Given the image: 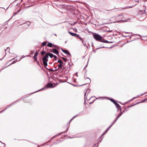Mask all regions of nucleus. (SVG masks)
<instances>
[{"label": "nucleus", "mask_w": 147, "mask_h": 147, "mask_svg": "<svg viewBox=\"0 0 147 147\" xmlns=\"http://www.w3.org/2000/svg\"><path fill=\"white\" fill-rule=\"evenodd\" d=\"M62 58L63 59V61L65 62H67V59H66L64 57H62Z\"/></svg>", "instance_id": "obj_20"}, {"label": "nucleus", "mask_w": 147, "mask_h": 147, "mask_svg": "<svg viewBox=\"0 0 147 147\" xmlns=\"http://www.w3.org/2000/svg\"><path fill=\"white\" fill-rule=\"evenodd\" d=\"M2 143V144H4V146H5V144H4V143Z\"/></svg>", "instance_id": "obj_52"}, {"label": "nucleus", "mask_w": 147, "mask_h": 147, "mask_svg": "<svg viewBox=\"0 0 147 147\" xmlns=\"http://www.w3.org/2000/svg\"><path fill=\"white\" fill-rule=\"evenodd\" d=\"M136 97H134V98H133L131 99V100H133V99H135V98H136Z\"/></svg>", "instance_id": "obj_44"}, {"label": "nucleus", "mask_w": 147, "mask_h": 147, "mask_svg": "<svg viewBox=\"0 0 147 147\" xmlns=\"http://www.w3.org/2000/svg\"><path fill=\"white\" fill-rule=\"evenodd\" d=\"M106 133V132H104L103 133V134H102V135H104V134H105Z\"/></svg>", "instance_id": "obj_42"}, {"label": "nucleus", "mask_w": 147, "mask_h": 147, "mask_svg": "<svg viewBox=\"0 0 147 147\" xmlns=\"http://www.w3.org/2000/svg\"><path fill=\"white\" fill-rule=\"evenodd\" d=\"M123 36L125 37H127V36Z\"/></svg>", "instance_id": "obj_48"}, {"label": "nucleus", "mask_w": 147, "mask_h": 147, "mask_svg": "<svg viewBox=\"0 0 147 147\" xmlns=\"http://www.w3.org/2000/svg\"><path fill=\"white\" fill-rule=\"evenodd\" d=\"M33 53H34V52H32L31 53V54H33Z\"/></svg>", "instance_id": "obj_47"}, {"label": "nucleus", "mask_w": 147, "mask_h": 147, "mask_svg": "<svg viewBox=\"0 0 147 147\" xmlns=\"http://www.w3.org/2000/svg\"><path fill=\"white\" fill-rule=\"evenodd\" d=\"M55 137V136H54L53 137H52V138H51L50 139V140H52V139H53Z\"/></svg>", "instance_id": "obj_35"}, {"label": "nucleus", "mask_w": 147, "mask_h": 147, "mask_svg": "<svg viewBox=\"0 0 147 147\" xmlns=\"http://www.w3.org/2000/svg\"><path fill=\"white\" fill-rule=\"evenodd\" d=\"M4 57H3L2 58V59H0V60H2V59L3 58H4Z\"/></svg>", "instance_id": "obj_50"}, {"label": "nucleus", "mask_w": 147, "mask_h": 147, "mask_svg": "<svg viewBox=\"0 0 147 147\" xmlns=\"http://www.w3.org/2000/svg\"><path fill=\"white\" fill-rule=\"evenodd\" d=\"M69 129V127H67V129L65 131H63V132H61V133H59V134H57V135H55V137L57 136H58L60 134H63V133H65V131H67L68 130V129Z\"/></svg>", "instance_id": "obj_13"}, {"label": "nucleus", "mask_w": 147, "mask_h": 147, "mask_svg": "<svg viewBox=\"0 0 147 147\" xmlns=\"http://www.w3.org/2000/svg\"><path fill=\"white\" fill-rule=\"evenodd\" d=\"M76 22H74V23H73V24L69 23V24L71 25H74L76 24Z\"/></svg>", "instance_id": "obj_22"}, {"label": "nucleus", "mask_w": 147, "mask_h": 147, "mask_svg": "<svg viewBox=\"0 0 147 147\" xmlns=\"http://www.w3.org/2000/svg\"><path fill=\"white\" fill-rule=\"evenodd\" d=\"M94 38L96 40L100 41L102 38V37L100 35L95 34L93 35Z\"/></svg>", "instance_id": "obj_2"}, {"label": "nucleus", "mask_w": 147, "mask_h": 147, "mask_svg": "<svg viewBox=\"0 0 147 147\" xmlns=\"http://www.w3.org/2000/svg\"><path fill=\"white\" fill-rule=\"evenodd\" d=\"M123 112L121 113L117 116L115 120L111 123L112 125H113L117 121L118 119L122 115Z\"/></svg>", "instance_id": "obj_7"}, {"label": "nucleus", "mask_w": 147, "mask_h": 147, "mask_svg": "<svg viewBox=\"0 0 147 147\" xmlns=\"http://www.w3.org/2000/svg\"><path fill=\"white\" fill-rule=\"evenodd\" d=\"M54 144H56V143H55V142H54Z\"/></svg>", "instance_id": "obj_56"}, {"label": "nucleus", "mask_w": 147, "mask_h": 147, "mask_svg": "<svg viewBox=\"0 0 147 147\" xmlns=\"http://www.w3.org/2000/svg\"><path fill=\"white\" fill-rule=\"evenodd\" d=\"M113 125L111 124L110 125L107 129L105 131V132H107L110 129V128Z\"/></svg>", "instance_id": "obj_15"}, {"label": "nucleus", "mask_w": 147, "mask_h": 147, "mask_svg": "<svg viewBox=\"0 0 147 147\" xmlns=\"http://www.w3.org/2000/svg\"><path fill=\"white\" fill-rule=\"evenodd\" d=\"M29 56H29V55H26V56H25L23 57H21V58L20 59L18 60V61H20V60L21 59H22L23 58L25 57H29Z\"/></svg>", "instance_id": "obj_23"}, {"label": "nucleus", "mask_w": 147, "mask_h": 147, "mask_svg": "<svg viewBox=\"0 0 147 147\" xmlns=\"http://www.w3.org/2000/svg\"><path fill=\"white\" fill-rule=\"evenodd\" d=\"M18 61H18L17 60V59L16 60H15L14 61H13V62L12 63V64H14V63H15L16 62H17V61Z\"/></svg>", "instance_id": "obj_24"}, {"label": "nucleus", "mask_w": 147, "mask_h": 147, "mask_svg": "<svg viewBox=\"0 0 147 147\" xmlns=\"http://www.w3.org/2000/svg\"><path fill=\"white\" fill-rule=\"evenodd\" d=\"M83 45L84 46L86 47L88 49V47L86 46V44L84 43Z\"/></svg>", "instance_id": "obj_31"}, {"label": "nucleus", "mask_w": 147, "mask_h": 147, "mask_svg": "<svg viewBox=\"0 0 147 147\" xmlns=\"http://www.w3.org/2000/svg\"><path fill=\"white\" fill-rule=\"evenodd\" d=\"M45 53V51H42L41 52V54L42 55H43Z\"/></svg>", "instance_id": "obj_25"}, {"label": "nucleus", "mask_w": 147, "mask_h": 147, "mask_svg": "<svg viewBox=\"0 0 147 147\" xmlns=\"http://www.w3.org/2000/svg\"><path fill=\"white\" fill-rule=\"evenodd\" d=\"M123 32L124 33H127V34L129 33L128 32Z\"/></svg>", "instance_id": "obj_37"}, {"label": "nucleus", "mask_w": 147, "mask_h": 147, "mask_svg": "<svg viewBox=\"0 0 147 147\" xmlns=\"http://www.w3.org/2000/svg\"><path fill=\"white\" fill-rule=\"evenodd\" d=\"M69 123H68V124H69Z\"/></svg>", "instance_id": "obj_54"}, {"label": "nucleus", "mask_w": 147, "mask_h": 147, "mask_svg": "<svg viewBox=\"0 0 147 147\" xmlns=\"http://www.w3.org/2000/svg\"><path fill=\"white\" fill-rule=\"evenodd\" d=\"M75 118V117H73L72 118L70 119V120L69 121V122H70L72 120H73L74 118Z\"/></svg>", "instance_id": "obj_28"}, {"label": "nucleus", "mask_w": 147, "mask_h": 147, "mask_svg": "<svg viewBox=\"0 0 147 147\" xmlns=\"http://www.w3.org/2000/svg\"><path fill=\"white\" fill-rule=\"evenodd\" d=\"M68 33L71 35V36H76V37H77V36H78V34H76V33H73V32H71L70 31H68Z\"/></svg>", "instance_id": "obj_10"}, {"label": "nucleus", "mask_w": 147, "mask_h": 147, "mask_svg": "<svg viewBox=\"0 0 147 147\" xmlns=\"http://www.w3.org/2000/svg\"><path fill=\"white\" fill-rule=\"evenodd\" d=\"M46 55H47L48 56V58L49 57V56L50 57V58H52L53 57H54V55L53 54L51 53H46Z\"/></svg>", "instance_id": "obj_11"}, {"label": "nucleus", "mask_w": 147, "mask_h": 147, "mask_svg": "<svg viewBox=\"0 0 147 147\" xmlns=\"http://www.w3.org/2000/svg\"><path fill=\"white\" fill-rule=\"evenodd\" d=\"M48 56L47 55H46L42 59L43 65L45 67L47 65V62L48 61Z\"/></svg>", "instance_id": "obj_1"}, {"label": "nucleus", "mask_w": 147, "mask_h": 147, "mask_svg": "<svg viewBox=\"0 0 147 147\" xmlns=\"http://www.w3.org/2000/svg\"><path fill=\"white\" fill-rule=\"evenodd\" d=\"M109 42L111 43H113V42L112 41H110V42Z\"/></svg>", "instance_id": "obj_39"}, {"label": "nucleus", "mask_w": 147, "mask_h": 147, "mask_svg": "<svg viewBox=\"0 0 147 147\" xmlns=\"http://www.w3.org/2000/svg\"><path fill=\"white\" fill-rule=\"evenodd\" d=\"M87 65H86V66H85V68H85L86 67H87Z\"/></svg>", "instance_id": "obj_49"}, {"label": "nucleus", "mask_w": 147, "mask_h": 147, "mask_svg": "<svg viewBox=\"0 0 147 147\" xmlns=\"http://www.w3.org/2000/svg\"><path fill=\"white\" fill-rule=\"evenodd\" d=\"M48 44L47 45L49 47H57V48H58V47H58V46H57V45H55L54 44H53L52 43H51L49 42H48Z\"/></svg>", "instance_id": "obj_6"}, {"label": "nucleus", "mask_w": 147, "mask_h": 147, "mask_svg": "<svg viewBox=\"0 0 147 147\" xmlns=\"http://www.w3.org/2000/svg\"><path fill=\"white\" fill-rule=\"evenodd\" d=\"M61 50L63 52L66 54L67 55L68 57H71V55L70 53L69 52V51H68L67 50H64L62 49H61Z\"/></svg>", "instance_id": "obj_4"}, {"label": "nucleus", "mask_w": 147, "mask_h": 147, "mask_svg": "<svg viewBox=\"0 0 147 147\" xmlns=\"http://www.w3.org/2000/svg\"><path fill=\"white\" fill-rule=\"evenodd\" d=\"M5 56H6V55H5V56H4V57H5Z\"/></svg>", "instance_id": "obj_59"}, {"label": "nucleus", "mask_w": 147, "mask_h": 147, "mask_svg": "<svg viewBox=\"0 0 147 147\" xmlns=\"http://www.w3.org/2000/svg\"><path fill=\"white\" fill-rule=\"evenodd\" d=\"M85 84H83L82 85H81V86H83V85H85Z\"/></svg>", "instance_id": "obj_53"}, {"label": "nucleus", "mask_w": 147, "mask_h": 147, "mask_svg": "<svg viewBox=\"0 0 147 147\" xmlns=\"http://www.w3.org/2000/svg\"><path fill=\"white\" fill-rule=\"evenodd\" d=\"M78 116V115H76L74 116V117H75H75H77V116Z\"/></svg>", "instance_id": "obj_40"}, {"label": "nucleus", "mask_w": 147, "mask_h": 147, "mask_svg": "<svg viewBox=\"0 0 147 147\" xmlns=\"http://www.w3.org/2000/svg\"><path fill=\"white\" fill-rule=\"evenodd\" d=\"M46 44L47 42H44L42 43V46H44L46 45Z\"/></svg>", "instance_id": "obj_19"}, {"label": "nucleus", "mask_w": 147, "mask_h": 147, "mask_svg": "<svg viewBox=\"0 0 147 147\" xmlns=\"http://www.w3.org/2000/svg\"><path fill=\"white\" fill-rule=\"evenodd\" d=\"M86 92H85L84 94V96H85V99H86Z\"/></svg>", "instance_id": "obj_36"}, {"label": "nucleus", "mask_w": 147, "mask_h": 147, "mask_svg": "<svg viewBox=\"0 0 147 147\" xmlns=\"http://www.w3.org/2000/svg\"><path fill=\"white\" fill-rule=\"evenodd\" d=\"M76 37L78 38L80 40H83V39L81 37H80L79 36H77Z\"/></svg>", "instance_id": "obj_26"}, {"label": "nucleus", "mask_w": 147, "mask_h": 147, "mask_svg": "<svg viewBox=\"0 0 147 147\" xmlns=\"http://www.w3.org/2000/svg\"><path fill=\"white\" fill-rule=\"evenodd\" d=\"M27 24L28 26L30 25V23L29 22H28Z\"/></svg>", "instance_id": "obj_32"}, {"label": "nucleus", "mask_w": 147, "mask_h": 147, "mask_svg": "<svg viewBox=\"0 0 147 147\" xmlns=\"http://www.w3.org/2000/svg\"><path fill=\"white\" fill-rule=\"evenodd\" d=\"M53 57H54V58L55 59V60H57V57L56 56H55V55H54V56Z\"/></svg>", "instance_id": "obj_27"}, {"label": "nucleus", "mask_w": 147, "mask_h": 147, "mask_svg": "<svg viewBox=\"0 0 147 147\" xmlns=\"http://www.w3.org/2000/svg\"><path fill=\"white\" fill-rule=\"evenodd\" d=\"M50 51L56 54H59V52L56 49H54L51 50Z\"/></svg>", "instance_id": "obj_8"}, {"label": "nucleus", "mask_w": 147, "mask_h": 147, "mask_svg": "<svg viewBox=\"0 0 147 147\" xmlns=\"http://www.w3.org/2000/svg\"><path fill=\"white\" fill-rule=\"evenodd\" d=\"M110 100H111V101L112 102H113V103H114H114H115V102H116L115 100H114L113 99H112V98H111V99H110Z\"/></svg>", "instance_id": "obj_21"}, {"label": "nucleus", "mask_w": 147, "mask_h": 147, "mask_svg": "<svg viewBox=\"0 0 147 147\" xmlns=\"http://www.w3.org/2000/svg\"><path fill=\"white\" fill-rule=\"evenodd\" d=\"M63 64H60L58 65V67H59L60 69H61L62 68Z\"/></svg>", "instance_id": "obj_18"}, {"label": "nucleus", "mask_w": 147, "mask_h": 147, "mask_svg": "<svg viewBox=\"0 0 147 147\" xmlns=\"http://www.w3.org/2000/svg\"><path fill=\"white\" fill-rule=\"evenodd\" d=\"M105 47H100L99 48H105Z\"/></svg>", "instance_id": "obj_46"}, {"label": "nucleus", "mask_w": 147, "mask_h": 147, "mask_svg": "<svg viewBox=\"0 0 147 147\" xmlns=\"http://www.w3.org/2000/svg\"><path fill=\"white\" fill-rule=\"evenodd\" d=\"M98 98H96V99H98Z\"/></svg>", "instance_id": "obj_55"}, {"label": "nucleus", "mask_w": 147, "mask_h": 147, "mask_svg": "<svg viewBox=\"0 0 147 147\" xmlns=\"http://www.w3.org/2000/svg\"><path fill=\"white\" fill-rule=\"evenodd\" d=\"M8 49H9V50H10V49H9V47H8V48H7V50ZM6 50H7V49H5V51H6Z\"/></svg>", "instance_id": "obj_43"}, {"label": "nucleus", "mask_w": 147, "mask_h": 147, "mask_svg": "<svg viewBox=\"0 0 147 147\" xmlns=\"http://www.w3.org/2000/svg\"><path fill=\"white\" fill-rule=\"evenodd\" d=\"M82 43H83V44H84V41L83 40H82Z\"/></svg>", "instance_id": "obj_45"}, {"label": "nucleus", "mask_w": 147, "mask_h": 147, "mask_svg": "<svg viewBox=\"0 0 147 147\" xmlns=\"http://www.w3.org/2000/svg\"><path fill=\"white\" fill-rule=\"evenodd\" d=\"M143 94H141L140 95L138 96H141Z\"/></svg>", "instance_id": "obj_41"}, {"label": "nucleus", "mask_w": 147, "mask_h": 147, "mask_svg": "<svg viewBox=\"0 0 147 147\" xmlns=\"http://www.w3.org/2000/svg\"><path fill=\"white\" fill-rule=\"evenodd\" d=\"M53 86L52 84L51 83H48L45 86L44 88H42V89H40L38 91H36L35 92H38L40 90L45 89H47L48 88H53Z\"/></svg>", "instance_id": "obj_3"}, {"label": "nucleus", "mask_w": 147, "mask_h": 147, "mask_svg": "<svg viewBox=\"0 0 147 147\" xmlns=\"http://www.w3.org/2000/svg\"><path fill=\"white\" fill-rule=\"evenodd\" d=\"M114 104L116 107L117 108V110L121 111V109L120 105L116 102H115V103H114Z\"/></svg>", "instance_id": "obj_9"}, {"label": "nucleus", "mask_w": 147, "mask_h": 147, "mask_svg": "<svg viewBox=\"0 0 147 147\" xmlns=\"http://www.w3.org/2000/svg\"><path fill=\"white\" fill-rule=\"evenodd\" d=\"M20 11H21V9H19L16 12L17 13H19V12H20Z\"/></svg>", "instance_id": "obj_30"}, {"label": "nucleus", "mask_w": 147, "mask_h": 147, "mask_svg": "<svg viewBox=\"0 0 147 147\" xmlns=\"http://www.w3.org/2000/svg\"><path fill=\"white\" fill-rule=\"evenodd\" d=\"M58 62L60 64H63V63L61 60H59L58 61Z\"/></svg>", "instance_id": "obj_16"}, {"label": "nucleus", "mask_w": 147, "mask_h": 147, "mask_svg": "<svg viewBox=\"0 0 147 147\" xmlns=\"http://www.w3.org/2000/svg\"><path fill=\"white\" fill-rule=\"evenodd\" d=\"M17 12H16V13H14V14H13V16H15V15H16L17 14Z\"/></svg>", "instance_id": "obj_34"}, {"label": "nucleus", "mask_w": 147, "mask_h": 147, "mask_svg": "<svg viewBox=\"0 0 147 147\" xmlns=\"http://www.w3.org/2000/svg\"><path fill=\"white\" fill-rule=\"evenodd\" d=\"M38 54V52H36L34 53V58H35V57H36L37 56Z\"/></svg>", "instance_id": "obj_17"}, {"label": "nucleus", "mask_w": 147, "mask_h": 147, "mask_svg": "<svg viewBox=\"0 0 147 147\" xmlns=\"http://www.w3.org/2000/svg\"><path fill=\"white\" fill-rule=\"evenodd\" d=\"M5 56H6V55H5V56H4V57H5Z\"/></svg>", "instance_id": "obj_58"}, {"label": "nucleus", "mask_w": 147, "mask_h": 147, "mask_svg": "<svg viewBox=\"0 0 147 147\" xmlns=\"http://www.w3.org/2000/svg\"><path fill=\"white\" fill-rule=\"evenodd\" d=\"M87 78L89 80L90 82V81H91L90 80L89 78Z\"/></svg>", "instance_id": "obj_38"}, {"label": "nucleus", "mask_w": 147, "mask_h": 147, "mask_svg": "<svg viewBox=\"0 0 147 147\" xmlns=\"http://www.w3.org/2000/svg\"><path fill=\"white\" fill-rule=\"evenodd\" d=\"M146 100L145 99V100H144V101H145V100Z\"/></svg>", "instance_id": "obj_60"}, {"label": "nucleus", "mask_w": 147, "mask_h": 147, "mask_svg": "<svg viewBox=\"0 0 147 147\" xmlns=\"http://www.w3.org/2000/svg\"><path fill=\"white\" fill-rule=\"evenodd\" d=\"M50 69L51 70V71H53V69H51H51Z\"/></svg>", "instance_id": "obj_51"}, {"label": "nucleus", "mask_w": 147, "mask_h": 147, "mask_svg": "<svg viewBox=\"0 0 147 147\" xmlns=\"http://www.w3.org/2000/svg\"><path fill=\"white\" fill-rule=\"evenodd\" d=\"M16 102H14L9 105L7 106L6 108L3 110H2L0 112V113H2L5 110L8 108H9L11 107V106L13 104H14Z\"/></svg>", "instance_id": "obj_5"}, {"label": "nucleus", "mask_w": 147, "mask_h": 147, "mask_svg": "<svg viewBox=\"0 0 147 147\" xmlns=\"http://www.w3.org/2000/svg\"><path fill=\"white\" fill-rule=\"evenodd\" d=\"M5 56H6V55H5V56H4V57H5Z\"/></svg>", "instance_id": "obj_57"}, {"label": "nucleus", "mask_w": 147, "mask_h": 147, "mask_svg": "<svg viewBox=\"0 0 147 147\" xmlns=\"http://www.w3.org/2000/svg\"><path fill=\"white\" fill-rule=\"evenodd\" d=\"M58 47H58V48H57V47H56L57 49H58L59 50L60 49H61V48H60L59 47V46H58Z\"/></svg>", "instance_id": "obj_33"}, {"label": "nucleus", "mask_w": 147, "mask_h": 147, "mask_svg": "<svg viewBox=\"0 0 147 147\" xmlns=\"http://www.w3.org/2000/svg\"><path fill=\"white\" fill-rule=\"evenodd\" d=\"M102 136V135L101 136L98 138V139L97 140V141L98 142H100L102 141V138H101V137Z\"/></svg>", "instance_id": "obj_14"}, {"label": "nucleus", "mask_w": 147, "mask_h": 147, "mask_svg": "<svg viewBox=\"0 0 147 147\" xmlns=\"http://www.w3.org/2000/svg\"><path fill=\"white\" fill-rule=\"evenodd\" d=\"M1 70H0V72H1Z\"/></svg>", "instance_id": "obj_61"}, {"label": "nucleus", "mask_w": 147, "mask_h": 147, "mask_svg": "<svg viewBox=\"0 0 147 147\" xmlns=\"http://www.w3.org/2000/svg\"><path fill=\"white\" fill-rule=\"evenodd\" d=\"M34 58V60L35 61L38 62V61H37V57H35V58Z\"/></svg>", "instance_id": "obj_29"}, {"label": "nucleus", "mask_w": 147, "mask_h": 147, "mask_svg": "<svg viewBox=\"0 0 147 147\" xmlns=\"http://www.w3.org/2000/svg\"><path fill=\"white\" fill-rule=\"evenodd\" d=\"M100 42L105 43H108L109 42V41H108L105 40L104 39L102 38L100 40Z\"/></svg>", "instance_id": "obj_12"}]
</instances>
